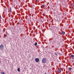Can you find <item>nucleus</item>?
<instances>
[{
    "label": "nucleus",
    "mask_w": 74,
    "mask_h": 74,
    "mask_svg": "<svg viewBox=\"0 0 74 74\" xmlns=\"http://www.w3.org/2000/svg\"><path fill=\"white\" fill-rule=\"evenodd\" d=\"M73 69H74V67L73 68Z\"/></svg>",
    "instance_id": "obj_15"
},
{
    "label": "nucleus",
    "mask_w": 74,
    "mask_h": 74,
    "mask_svg": "<svg viewBox=\"0 0 74 74\" xmlns=\"http://www.w3.org/2000/svg\"><path fill=\"white\" fill-rule=\"evenodd\" d=\"M61 34H62L63 35H64V34H65V32H64V31H63V32H62Z\"/></svg>",
    "instance_id": "obj_7"
},
{
    "label": "nucleus",
    "mask_w": 74,
    "mask_h": 74,
    "mask_svg": "<svg viewBox=\"0 0 74 74\" xmlns=\"http://www.w3.org/2000/svg\"><path fill=\"white\" fill-rule=\"evenodd\" d=\"M7 35H5V34H4V36H5V37H7Z\"/></svg>",
    "instance_id": "obj_13"
},
{
    "label": "nucleus",
    "mask_w": 74,
    "mask_h": 74,
    "mask_svg": "<svg viewBox=\"0 0 74 74\" xmlns=\"http://www.w3.org/2000/svg\"><path fill=\"white\" fill-rule=\"evenodd\" d=\"M72 69L71 68H69V70H71V69Z\"/></svg>",
    "instance_id": "obj_11"
},
{
    "label": "nucleus",
    "mask_w": 74,
    "mask_h": 74,
    "mask_svg": "<svg viewBox=\"0 0 74 74\" xmlns=\"http://www.w3.org/2000/svg\"><path fill=\"white\" fill-rule=\"evenodd\" d=\"M37 45V42H36L35 44H34V45H35V46H36Z\"/></svg>",
    "instance_id": "obj_10"
},
{
    "label": "nucleus",
    "mask_w": 74,
    "mask_h": 74,
    "mask_svg": "<svg viewBox=\"0 0 74 74\" xmlns=\"http://www.w3.org/2000/svg\"><path fill=\"white\" fill-rule=\"evenodd\" d=\"M46 61H47V60H46V59L45 58H43L42 60V63H45V62H46Z\"/></svg>",
    "instance_id": "obj_1"
},
{
    "label": "nucleus",
    "mask_w": 74,
    "mask_h": 74,
    "mask_svg": "<svg viewBox=\"0 0 74 74\" xmlns=\"http://www.w3.org/2000/svg\"><path fill=\"white\" fill-rule=\"evenodd\" d=\"M72 59H74V56L73 55H72L71 56Z\"/></svg>",
    "instance_id": "obj_5"
},
{
    "label": "nucleus",
    "mask_w": 74,
    "mask_h": 74,
    "mask_svg": "<svg viewBox=\"0 0 74 74\" xmlns=\"http://www.w3.org/2000/svg\"><path fill=\"white\" fill-rule=\"evenodd\" d=\"M10 12H11V8H10Z\"/></svg>",
    "instance_id": "obj_14"
},
{
    "label": "nucleus",
    "mask_w": 74,
    "mask_h": 74,
    "mask_svg": "<svg viewBox=\"0 0 74 74\" xmlns=\"http://www.w3.org/2000/svg\"><path fill=\"white\" fill-rule=\"evenodd\" d=\"M58 71L59 73H61V72L62 71V69H59L58 70Z\"/></svg>",
    "instance_id": "obj_4"
},
{
    "label": "nucleus",
    "mask_w": 74,
    "mask_h": 74,
    "mask_svg": "<svg viewBox=\"0 0 74 74\" xmlns=\"http://www.w3.org/2000/svg\"><path fill=\"white\" fill-rule=\"evenodd\" d=\"M41 7H45V5L43 4L41 6Z\"/></svg>",
    "instance_id": "obj_9"
},
{
    "label": "nucleus",
    "mask_w": 74,
    "mask_h": 74,
    "mask_svg": "<svg viewBox=\"0 0 74 74\" xmlns=\"http://www.w3.org/2000/svg\"><path fill=\"white\" fill-rule=\"evenodd\" d=\"M58 54H59V55H60V53H59L58 52H55V55H56V56H58Z\"/></svg>",
    "instance_id": "obj_6"
},
{
    "label": "nucleus",
    "mask_w": 74,
    "mask_h": 74,
    "mask_svg": "<svg viewBox=\"0 0 74 74\" xmlns=\"http://www.w3.org/2000/svg\"><path fill=\"white\" fill-rule=\"evenodd\" d=\"M3 49H4V46L3 44H1L0 45V49L2 50Z\"/></svg>",
    "instance_id": "obj_2"
},
{
    "label": "nucleus",
    "mask_w": 74,
    "mask_h": 74,
    "mask_svg": "<svg viewBox=\"0 0 74 74\" xmlns=\"http://www.w3.org/2000/svg\"><path fill=\"white\" fill-rule=\"evenodd\" d=\"M17 71H18V72H19V71H20V68H18L17 69Z\"/></svg>",
    "instance_id": "obj_8"
},
{
    "label": "nucleus",
    "mask_w": 74,
    "mask_h": 74,
    "mask_svg": "<svg viewBox=\"0 0 74 74\" xmlns=\"http://www.w3.org/2000/svg\"><path fill=\"white\" fill-rule=\"evenodd\" d=\"M1 74H5L3 72H2L1 73Z\"/></svg>",
    "instance_id": "obj_12"
},
{
    "label": "nucleus",
    "mask_w": 74,
    "mask_h": 74,
    "mask_svg": "<svg viewBox=\"0 0 74 74\" xmlns=\"http://www.w3.org/2000/svg\"><path fill=\"white\" fill-rule=\"evenodd\" d=\"M39 59L38 58H36L35 59V61L36 62H39Z\"/></svg>",
    "instance_id": "obj_3"
}]
</instances>
